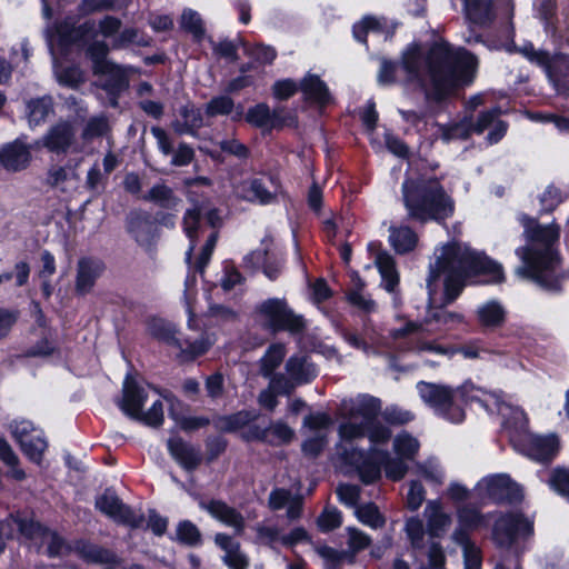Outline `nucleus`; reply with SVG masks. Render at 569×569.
<instances>
[{"mask_svg": "<svg viewBox=\"0 0 569 569\" xmlns=\"http://www.w3.org/2000/svg\"><path fill=\"white\" fill-rule=\"evenodd\" d=\"M478 274L489 276L488 282L492 283L505 279L501 264L472 251L466 244L452 242L437 250L436 262L430 266L427 279L430 311L426 322H437L446 327L462 322L463 317L460 313L436 309L437 293L442 282L445 292L440 305L451 303L461 293L467 280Z\"/></svg>", "mask_w": 569, "mask_h": 569, "instance_id": "obj_1", "label": "nucleus"}, {"mask_svg": "<svg viewBox=\"0 0 569 569\" xmlns=\"http://www.w3.org/2000/svg\"><path fill=\"white\" fill-rule=\"evenodd\" d=\"M402 67L408 80L418 83L428 99L440 101L458 86L473 81L478 60L463 48L440 42L430 48L423 60L418 49H409L403 54Z\"/></svg>", "mask_w": 569, "mask_h": 569, "instance_id": "obj_2", "label": "nucleus"}, {"mask_svg": "<svg viewBox=\"0 0 569 569\" xmlns=\"http://www.w3.org/2000/svg\"><path fill=\"white\" fill-rule=\"evenodd\" d=\"M521 223L529 246L516 250V254L523 262L516 269V273L536 281L547 290H560L561 279L556 274L559 260L552 249L559 239L560 227L555 222L542 226L528 216L521 217Z\"/></svg>", "mask_w": 569, "mask_h": 569, "instance_id": "obj_3", "label": "nucleus"}, {"mask_svg": "<svg viewBox=\"0 0 569 569\" xmlns=\"http://www.w3.org/2000/svg\"><path fill=\"white\" fill-rule=\"evenodd\" d=\"M417 390L421 400L430 407L436 415L452 423H460L465 420L462 403L478 402L489 413L505 416L508 407L495 393L465 382L458 388L447 385L419 381Z\"/></svg>", "mask_w": 569, "mask_h": 569, "instance_id": "obj_4", "label": "nucleus"}, {"mask_svg": "<svg viewBox=\"0 0 569 569\" xmlns=\"http://www.w3.org/2000/svg\"><path fill=\"white\" fill-rule=\"evenodd\" d=\"M401 191L403 206L412 220L442 222L455 212V201L438 179H407Z\"/></svg>", "mask_w": 569, "mask_h": 569, "instance_id": "obj_5", "label": "nucleus"}, {"mask_svg": "<svg viewBox=\"0 0 569 569\" xmlns=\"http://www.w3.org/2000/svg\"><path fill=\"white\" fill-rule=\"evenodd\" d=\"M123 397L119 406L129 417L149 427H160L163 423V402L171 393H161L148 386H138L130 377L123 382Z\"/></svg>", "mask_w": 569, "mask_h": 569, "instance_id": "obj_6", "label": "nucleus"}, {"mask_svg": "<svg viewBox=\"0 0 569 569\" xmlns=\"http://www.w3.org/2000/svg\"><path fill=\"white\" fill-rule=\"evenodd\" d=\"M340 458L347 466L353 468L362 482L372 483L380 478L381 465L385 467L386 476L392 480H400L408 471L406 459L390 458L387 451L371 448L368 453L353 447H343Z\"/></svg>", "mask_w": 569, "mask_h": 569, "instance_id": "obj_7", "label": "nucleus"}, {"mask_svg": "<svg viewBox=\"0 0 569 569\" xmlns=\"http://www.w3.org/2000/svg\"><path fill=\"white\" fill-rule=\"evenodd\" d=\"M150 332L157 339L178 348L182 360H191L206 353L214 343V339L208 333H201L197 338H178L173 327L162 320H154L150 325Z\"/></svg>", "mask_w": 569, "mask_h": 569, "instance_id": "obj_8", "label": "nucleus"}, {"mask_svg": "<svg viewBox=\"0 0 569 569\" xmlns=\"http://www.w3.org/2000/svg\"><path fill=\"white\" fill-rule=\"evenodd\" d=\"M258 313L263 326L272 332L299 333L305 329L303 318L296 315L283 299L271 298L263 301L258 308Z\"/></svg>", "mask_w": 569, "mask_h": 569, "instance_id": "obj_9", "label": "nucleus"}, {"mask_svg": "<svg viewBox=\"0 0 569 569\" xmlns=\"http://www.w3.org/2000/svg\"><path fill=\"white\" fill-rule=\"evenodd\" d=\"M238 198L262 206L277 202L282 194V186L273 176L248 178L238 182L234 188Z\"/></svg>", "mask_w": 569, "mask_h": 569, "instance_id": "obj_10", "label": "nucleus"}, {"mask_svg": "<svg viewBox=\"0 0 569 569\" xmlns=\"http://www.w3.org/2000/svg\"><path fill=\"white\" fill-rule=\"evenodd\" d=\"M78 128L76 123L68 120H60L52 124L40 140L34 142L36 149L44 148L56 154L68 152H80L78 144Z\"/></svg>", "mask_w": 569, "mask_h": 569, "instance_id": "obj_11", "label": "nucleus"}, {"mask_svg": "<svg viewBox=\"0 0 569 569\" xmlns=\"http://www.w3.org/2000/svg\"><path fill=\"white\" fill-rule=\"evenodd\" d=\"M533 533V522L520 513H507L496 520L492 537L501 548H509L518 536L529 537Z\"/></svg>", "mask_w": 569, "mask_h": 569, "instance_id": "obj_12", "label": "nucleus"}, {"mask_svg": "<svg viewBox=\"0 0 569 569\" xmlns=\"http://www.w3.org/2000/svg\"><path fill=\"white\" fill-rule=\"evenodd\" d=\"M13 438L20 445L22 452L33 462L40 463L47 448L42 431L29 420H14L10 425Z\"/></svg>", "mask_w": 569, "mask_h": 569, "instance_id": "obj_13", "label": "nucleus"}, {"mask_svg": "<svg viewBox=\"0 0 569 569\" xmlns=\"http://www.w3.org/2000/svg\"><path fill=\"white\" fill-rule=\"evenodd\" d=\"M96 508L113 521L138 528L143 523V515L126 506L111 490H106L96 499Z\"/></svg>", "mask_w": 569, "mask_h": 569, "instance_id": "obj_14", "label": "nucleus"}, {"mask_svg": "<svg viewBox=\"0 0 569 569\" xmlns=\"http://www.w3.org/2000/svg\"><path fill=\"white\" fill-rule=\"evenodd\" d=\"M109 48L103 41L91 43L87 53L92 60L94 73L110 76L112 83L107 84L111 89H121L126 87V71L122 67L114 64L107 59Z\"/></svg>", "mask_w": 569, "mask_h": 569, "instance_id": "obj_15", "label": "nucleus"}, {"mask_svg": "<svg viewBox=\"0 0 569 569\" xmlns=\"http://www.w3.org/2000/svg\"><path fill=\"white\" fill-rule=\"evenodd\" d=\"M339 435L343 441H352L367 436L370 442L377 446L389 441L391 430L376 418L367 423L346 421L340 425Z\"/></svg>", "mask_w": 569, "mask_h": 569, "instance_id": "obj_16", "label": "nucleus"}, {"mask_svg": "<svg viewBox=\"0 0 569 569\" xmlns=\"http://www.w3.org/2000/svg\"><path fill=\"white\" fill-rule=\"evenodd\" d=\"M20 532L36 545L47 546L50 557L59 556L66 549L64 541L53 531L41 526L33 519H19L16 521Z\"/></svg>", "mask_w": 569, "mask_h": 569, "instance_id": "obj_17", "label": "nucleus"}, {"mask_svg": "<svg viewBox=\"0 0 569 569\" xmlns=\"http://www.w3.org/2000/svg\"><path fill=\"white\" fill-rule=\"evenodd\" d=\"M520 52L531 62L542 67L551 81L558 83L562 78L569 77V56L551 58L546 51L536 50L531 44H526Z\"/></svg>", "mask_w": 569, "mask_h": 569, "instance_id": "obj_18", "label": "nucleus"}, {"mask_svg": "<svg viewBox=\"0 0 569 569\" xmlns=\"http://www.w3.org/2000/svg\"><path fill=\"white\" fill-rule=\"evenodd\" d=\"M380 410V400L369 395H359L356 398L343 400L340 407L341 416L348 419L347 421L357 422L360 419V423L376 419Z\"/></svg>", "mask_w": 569, "mask_h": 569, "instance_id": "obj_19", "label": "nucleus"}, {"mask_svg": "<svg viewBox=\"0 0 569 569\" xmlns=\"http://www.w3.org/2000/svg\"><path fill=\"white\" fill-rule=\"evenodd\" d=\"M515 447L523 455L536 461L552 459L559 448L558 438L551 436L523 435Z\"/></svg>", "mask_w": 569, "mask_h": 569, "instance_id": "obj_20", "label": "nucleus"}, {"mask_svg": "<svg viewBox=\"0 0 569 569\" xmlns=\"http://www.w3.org/2000/svg\"><path fill=\"white\" fill-rule=\"evenodd\" d=\"M33 144H27L21 139L7 143L0 149V164L10 172H18L27 169L32 160L31 150Z\"/></svg>", "mask_w": 569, "mask_h": 569, "instance_id": "obj_21", "label": "nucleus"}, {"mask_svg": "<svg viewBox=\"0 0 569 569\" xmlns=\"http://www.w3.org/2000/svg\"><path fill=\"white\" fill-rule=\"evenodd\" d=\"M477 489L495 501H512L519 497V488L506 475H496L481 479Z\"/></svg>", "mask_w": 569, "mask_h": 569, "instance_id": "obj_22", "label": "nucleus"}, {"mask_svg": "<svg viewBox=\"0 0 569 569\" xmlns=\"http://www.w3.org/2000/svg\"><path fill=\"white\" fill-rule=\"evenodd\" d=\"M200 508L210 513L211 517L223 525L233 528L237 535L244 531L246 522L243 516L233 507L221 500L201 501Z\"/></svg>", "mask_w": 569, "mask_h": 569, "instance_id": "obj_23", "label": "nucleus"}, {"mask_svg": "<svg viewBox=\"0 0 569 569\" xmlns=\"http://www.w3.org/2000/svg\"><path fill=\"white\" fill-rule=\"evenodd\" d=\"M423 517L427 521V532L431 538L442 537L452 522L451 515L445 510L438 499L427 501Z\"/></svg>", "mask_w": 569, "mask_h": 569, "instance_id": "obj_24", "label": "nucleus"}, {"mask_svg": "<svg viewBox=\"0 0 569 569\" xmlns=\"http://www.w3.org/2000/svg\"><path fill=\"white\" fill-rule=\"evenodd\" d=\"M77 166L67 163L64 166L52 164L48 169L46 183L60 192H71L77 189L79 183Z\"/></svg>", "mask_w": 569, "mask_h": 569, "instance_id": "obj_25", "label": "nucleus"}, {"mask_svg": "<svg viewBox=\"0 0 569 569\" xmlns=\"http://www.w3.org/2000/svg\"><path fill=\"white\" fill-rule=\"evenodd\" d=\"M103 270L104 264L100 260L81 258L77 266L76 291L79 295L89 293Z\"/></svg>", "mask_w": 569, "mask_h": 569, "instance_id": "obj_26", "label": "nucleus"}, {"mask_svg": "<svg viewBox=\"0 0 569 569\" xmlns=\"http://www.w3.org/2000/svg\"><path fill=\"white\" fill-rule=\"evenodd\" d=\"M214 543L224 551L223 563L230 569H247L249 561L247 556L241 552L240 545L227 533H217Z\"/></svg>", "mask_w": 569, "mask_h": 569, "instance_id": "obj_27", "label": "nucleus"}, {"mask_svg": "<svg viewBox=\"0 0 569 569\" xmlns=\"http://www.w3.org/2000/svg\"><path fill=\"white\" fill-rule=\"evenodd\" d=\"M168 450L173 459L186 470H194L202 460L201 452L181 438H170Z\"/></svg>", "mask_w": 569, "mask_h": 569, "instance_id": "obj_28", "label": "nucleus"}, {"mask_svg": "<svg viewBox=\"0 0 569 569\" xmlns=\"http://www.w3.org/2000/svg\"><path fill=\"white\" fill-rule=\"evenodd\" d=\"M499 114V109L481 112L477 121L470 124L472 132L482 133L486 129L492 127V130L488 134V140L490 143L498 142L507 131V124L498 119Z\"/></svg>", "mask_w": 569, "mask_h": 569, "instance_id": "obj_29", "label": "nucleus"}, {"mask_svg": "<svg viewBox=\"0 0 569 569\" xmlns=\"http://www.w3.org/2000/svg\"><path fill=\"white\" fill-rule=\"evenodd\" d=\"M261 249H257L247 256L246 260L253 267H262L263 273L270 279L276 280L281 271L279 260L269 261V252L272 247V239L266 237L261 241Z\"/></svg>", "mask_w": 569, "mask_h": 569, "instance_id": "obj_30", "label": "nucleus"}, {"mask_svg": "<svg viewBox=\"0 0 569 569\" xmlns=\"http://www.w3.org/2000/svg\"><path fill=\"white\" fill-rule=\"evenodd\" d=\"M389 242L397 253L403 254L416 248L418 236L408 226H391L389 228Z\"/></svg>", "mask_w": 569, "mask_h": 569, "instance_id": "obj_31", "label": "nucleus"}, {"mask_svg": "<svg viewBox=\"0 0 569 569\" xmlns=\"http://www.w3.org/2000/svg\"><path fill=\"white\" fill-rule=\"evenodd\" d=\"M375 263L382 279V287L390 293H396L399 284V274L395 259L387 252H378Z\"/></svg>", "mask_w": 569, "mask_h": 569, "instance_id": "obj_32", "label": "nucleus"}, {"mask_svg": "<svg viewBox=\"0 0 569 569\" xmlns=\"http://www.w3.org/2000/svg\"><path fill=\"white\" fill-rule=\"evenodd\" d=\"M286 371L298 385L308 383L317 376L315 367L305 356L290 357L286 362Z\"/></svg>", "mask_w": 569, "mask_h": 569, "instance_id": "obj_33", "label": "nucleus"}, {"mask_svg": "<svg viewBox=\"0 0 569 569\" xmlns=\"http://www.w3.org/2000/svg\"><path fill=\"white\" fill-rule=\"evenodd\" d=\"M180 116L183 121H174L172 123V128L178 134L194 136L203 124L201 112L193 104L183 106L180 109Z\"/></svg>", "mask_w": 569, "mask_h": 569, "instance_id": "obj_34", "label": "nucleus"}, {"mask_svg": "<svg viewBox=\"0 0 569 569\" xmlns=\"http://www.w3.org/2000/svg\"><path fill=\"white\" fill-rule=\"evenodd\" d=\"M466 17L475 24L485 26L492 21L491 0H463Z\"/></svg>", "mask_w": 569, "mask_h": 569, "instance_id": "obj_35", "label": "nucleus"}, {"mask_svg": "<svg viewBox=\"0 0 569 569\" xmlns=\"http://www.w3.org/2000/svg\"><path fill=\"white\" fill-rule=\"evenodd\" d=\"M286 346L283 343H272L259 360V373L264 378H270L273 371L281 365L286 356Z\"/></svg>", "mask_w": 569, "mask_h": 569, "instance_id": "obj_36", "label": "nucleus"}, {"mask_svg": "<svg viewBox=\"0 0 569 569\" xmlns=\"http://www.w3.org/2000/svg\"><path fill=\"white\" fill-rule=\"evenodd\" d=\"M477 317L481 326L495 328L503 323L506 311L500 302L491 300L479 306Z\"/></svg>", "mask_w": 569, "mask_h": 569, "instance_id": "obj_37", "label": "nucleus"}, {"mask_svg": "<svg viewBox=\"0 0 569 569\" xmlns=\"http://www.w3.org/2000/svg\"><path fill=\"white\" fill-rule=\"evenodd\" d=\"M301 90L308 99L319 104H326L330 101V93L326 83L317 76H306L301 82Z\"/></svg>", "mask_w": 569, "mask_h": 569, "instance_id": "obj_38", "label": "nucleus"}, {"mask_svg": "<svg viewBox=\"0 0 569 569\" xmlns=\"http://www.w3.org/2000/svg\"><path fill=\"white\" fill-rule=\"evenodd\" d=\"M169 405V416L177 422L183 430H196L209 423V420L203 417H186L178 412V408L182 405L176 397H166Z\"/></svg>", "mask_w": 569, "mask_h": 569, "instance_id": "obj_39", "label": "nucleus"}, {"mask_svg": "<svg viewBox=\"0 0 569 569\" xmlns=\"http://www.w3.org/2000/svg\"><path fill=\"white\" fill-rule=\"evenodd\" d=\"M27 109L30 126H39L53 113V102L51 97L44 96L28 101Z\"/></svg>", "mask_w": 569, "mask_h": 569, "instance_id": "obj_40", "label": "nucleus"}, {"mask_svg": "<svg viewBox=\"0 0 569 569\" xmlns=\"http://www.w3.org/2000/svg\"><path fill=\"white\" fill-rule=\"evenodd\" d=\"M452 540L462 547L465 568H479L481 563L480 549L470 541L468 533L455 530Z\"/></svg>", "mask_w": 569, "mask_h": 569, "instance_id": "obj_41", "label": "nucleus"}, {"mask_svg": "<svg viewBox=\"0 0 569 569\" xmlns=\"http://www.w3.org/2000/svg\"><path fill=\"white\" fill-rule=\"evenodd\" d=\"M437 137L445 142H450L458 139H467L472 132L471 126L465 121L455 122L450 124L435 123Z\"/></svg>", "mask_w": 569, "mask_h": 569, "instance_id": "obj_42", "label": "nucleus"}, {"mask_svg": "<svg viewBox=\"0 0 569 569\" xmlns=\"http://www.w3.org/2000/svg\"><path fill=\"white\" fill-rule=\"evenodd\" d=\"M420 443L417 438L408 432H401L393 439V451L398 457L412 460L418 453Z\"/></svg>", "mask_w": 569, "mask_h": 569, "instance_id": "obj_43", "label": "nucleus"}, {"mask_svg": "<svg viewBox=\"0 0 569 569\" xmlns=\"http://www.w3.org/2000/svg\"><path fill=\"white\" fill-rule=\"evenodd\" d=\"M173 539L189 547H197L202 542L199 528L189 520H182L177 525L176 537Z\"/></svg>", "mask_w": 569, "mask_h": 569, "instance_id": "obj_44", "label": "nucleus"}, {"mask_svg": "<svg viewBox=\"0 0 569 569\" xmlns=\"http://www.w3.org/2000/svg\"><path fill=\"white\" fill-rule=\"evenodd\" d=\"M358 520L371 529H380L386 525V518L375 503L358 506L355 510Z\"/></svg>", "mask_w": 569, "mask_h": 569, "instance_id": "obj_45", "label": "nucleus"}, {"mask_svg": "<svg viewBox=\"0 0 569 569\" xmlns=\"http://www.w3.org/2000/svg\"><path fill=\"white\" fill-rule=\"evenodd\" d=\"M180 26L183 30L191 33L197 41L202 40L206 34V29L200 14L192 9L183 10L180 18Z\"/></svg>", "mask_w": 569, "mask_h": 569, "instance_id": "obj_46", "label": "nucleus"}, {"mask_svg": "<svg viewBox=\"0 0 569 569\" xmlns=\"http://www.w3.org/2000/svg\"><path fill=\"white\" fill-rule=\"evenodd\" d=\"M405 531L413 549H423L426 547V535L423 522L418 517H411L406 521Z\"/></svg>", "mask_w": 569, "mask_h": 569, "instance_id": "obj_47", "label": "nucleus"}, {"mask_svg": "<svg viewBox=\"0 0 569 569\" xmlns=\"http://www.w3.org/2000/svg\"><path fill=\"white\" fill-rule=\"evenodd\" d=\"M143 199L163 208H172L178 202L172 189L163 183L153 186L150 191L143 196Z\"/></svg>", "mask_w": 569, "mask_h": 569, "instance_id": "obj_48", "label": "nucleus"}, {"mask_svg": "<svg viewBox=\"0 0 569 569\" xmlns=\"http://www.w3.org/2000/svg\"><path fill=\"white\" fill-rule=\"evenodd\" d=\"M386 27L387 20L385 18L367 16L353 26V37L356 40L365 42L368 31H381Z\"/></svg>", "mask_w": 569, "mask_h": 569, "instance_id": "obj_49", "label": "nucleus"}, {"mask_svg": "<svg viewBox=\"0 0 569 569\" xmlns=\"http://www.w3.org/2000/svg\"><path fill=\"white\" fill-rule=\"evenodd\" d=\"M246 120L254 127L266 128L272 126L273 114L267 104L259 103L248 110Z\"/></svg>", "mask_w": 569, "mask_h": 569, "instance_id": "obj_50", "label": "nucleus"}, {"mask_svg": "<svg viewBox=\"0 0 569 569\" xmlns=\"http://www.w3.org/2000/svg\"><path fill=\"white\" fill-rule=\"evenodd\" d=\"M482 521L483 518L478 510L463 507L458 510V527L456 530H462L468 533L469 530L479 528Z\"/></svg>", "mask_w": 569, "mask_h": 569, "instance_id": "obj_51", "label": "nucleus"}, {"mask_svg": "<svg viewBox=\"0 0 569 569\" xmlns=\"http://www.w3.org/2000/svg\"><path fill=\"white\" fill-rule=\"evenodd\" d=\"M363 287V281L357 278L355 289L348 293V300L352 306L366 312H371L376 309V303L362 292Z\"/></svg>", "mask_w": 569, "mask_h": 569, "instance_id": "obj_52", "label": "nucleus"}, {"mask_svg": "<svg viewBox=\"0 0 569 569\" xmlns=\"http://www.w3.org/2000/svg\"><path fill=\"white\" fill-rule=\"evenodd\" d=\"M258 418V413L249 410H241L222 419L221 427L228 431H234L249 425Z\"/></svg>", "mask_w": 569, "mask_h": 569, "instance_id": "obj_53", "label": "nucleus"}, {"mask_svg": "<svg viewBox=\"0 0 569 569\" xmlns=\"http://www.w3.org/2000/svg\"><path fill=\"white\" fill-rule=\"evenodd\" d=\"M200 216H201V210L199 208H193V209L187 210V212L183 217V229L191 241L189 250L186 253V260L188 263L190 262L191 254L194 249L193 238L196 236Z\"/></svg>", "mask_w": 569, "mask_h": 569, "instance_id": "obj_54", "label": "nucleus"}, {"mask_svg": "<svg viewBox=\"0 0 569 569\" xmlns=\"http://www.w3.org/2000/svg\"><path fill=\"white\" fill-rule=\"evenodd\" d=\"M239 43L243 46L244 52L259 63H271L277 56L276 50L270 46L259 43L248 46L242 40H239Z\"/></svg>", "mask_w": 569, "mask_h": 569, "instance_id": "obj_55", "label": "nucleus"}, {"mask_svg": "<svg viewBox=\"0 0 569 569\" xmlns=\"http://www.w3.org/2000/svg\"><path fill=\"white\" fill-rule=\"evenodd\" d=\"M269 430V440L268 443L271 445H282L288 443L293 438V430L282 421H277L268 427Z\"/></svg>", "mask_w": 569, "mask_h": 569, "instance_id": "obj_56", "label": "nucleus"}, {"mask_svg": "<svg viewBox=\"0 0 569 569\" xmlns=\"http://www.w3.org/2000/svg\"><path fill=\"white\" fill-rule=\"evenodd\" d=\"M257 532V539L268 546H272L273 543L280 541L281 542V530L276 525H270L267 522L258 523L254 527Z\"/></svg>", "mask_w": 569, "mask_h": 569, "instance_id": "obj_57", "label": "nucleus"}, {"mask_svg": "<svg viewBox=\"0 0 569 569\" xmlns=\"http://www.w3.org/2000/svg\"><path fill=\"white\" fill-rule=\"evenodd\" d=\"M58 81L68 87H77L83 82V73L79 67L71 66L56 70Z\"/></svg>", "mask_w": 569, "mask_h": 569, "instance_id": "obj_58", "label": "nucleus"}, {"mask_svg": "<svg viewBox=\"0 0 569 569\" xmlns=\"http://www.w3.org/2000/svg\"><path fill=\"white\" fill-rule=\"evenodd\" d=\"M550 487L569 499V469L557 468L549 479Z\"/></svg>", "mask_w": 569, "mask_h": 569, "instance_id": "obj_59", "label": "nucleus"}, {"mask_svg": "<svg viewBox=\"0 0 569 569\" xmlns=\"http://www.w3.org/2000/svg\"><path fill=\"white\" fill-rule=\"evenodd\" d=\"M109 129L108 121L104 117H94L91 118L83 131H82V138L84 140H91L98 137H101L107 133Z\"/></svg>", "mask_w": 569, "mask_h": 569, "instance_id": "obj_60", "label": "nucleus"}, {"mask_svg": "<svg viewBox=\"0 0 569 569\" xmlns=\"http://www.w3.org/2000/svg\"><path fill=\"white\" fill-rule=\"evenodd\" d=\"M348 533V546L352 550L353 553L359 552L371 543V538L355 527L347 528Z\"/></svg>", "mask_w": 569, "mask_h": 569, "instance_id": "obj_61", "label": "nucleus"}, {"mask_svg": "<svg viewBox=\"0 0 569 569\" xmlns=\"http://www.w3.org/2000/svg\"><path fill=\"white\" fill-rule=\"evenodd\" d=\"M233 101L227 96H220L211 99L206 108V112L210 117L219 114H229L232 111Z\"/></svg>", "mask_w": 569, "mask_h": 569, "instance_id": "obj_62", "label": "nucleus"}, {"mask_svg": "<svg viewBox=\"0 0 569 569\" xmlns=\"http://www.w3.org/2000/svg\"><path fill=\"white\" fill-rule=\"evenodd\" d=\"M419 471L429 481L441 485L445 479V472L437 460L429 459L419 466Z\"/></svg>", "mask_w": 569, "mask_h": 569, "instance_id": "obj_63", "label": "nucleus"}, {"mask_svg": "<svg viewBox=\"0 0 569 569\" xmlns=\"http://www.w3.org/2000/svg\"><path fill=\"white\" fill-rule=\"evenodd\" d=\"M206 391L212 400L219 399L224 392V378L221 372H214L206 378Z\"/></svg>", "mask_w": 569, "mask_h": 569, "instance_id": "obj_64", "label": "nucleus"}]
</instances>
